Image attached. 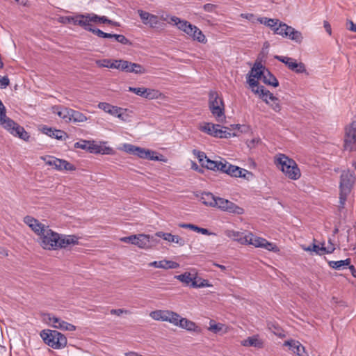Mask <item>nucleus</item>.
Instances as JSON below:
<instances>
[{
    "label": "nucleus",
    "mask_w": 356,
    "mask_h": 356,
    "mask_svg": "<svg viewBox=\"0 0 356 356\" xmlns=\"http://www.w3.org/2000/svg\"><path fill=\"white\" fill-rule=\"evenodd\" d=\"M79 238L76 235H66L53 231L49 227L38 238V243L47 250L66 249L79 243Z\"/></svg>",
    "instance_id": "nucleus-1"
},
{
    "label": "nucleus",
    "mask_w": 356,
    "mask_h": 356,
    "mask_svg": "<svg viewBox=\"0 0 356 356\" xmlns=\"http://www.w3.org/2000/svg\"><path fill=\"white\" fill-rule=\"evenodd\" d=\"M275 164L286 177L297 180L301 176L300 170L296 161L284 154H277L275 156Z\"/></svg>",
    "instance_id": "nucleus-2"
},
{
    "label": "nucleus",
    "mask_w": 356,
    "mask_h": 356,
    "mask_svg": "<svg viewBox=\"0 0 356 356\" xmlns=\"http://www.w3.org/2000/svg\"><path fill=\"white\" fill-rule=\"evenodd\" d=\"M0 125L15 137L28 141L30 135L24 128L6 115V113L0 115Z\"/></svg>",
    "instance_id": "nucleus-3"
},
{
    "label": "nucleus",
    "mask_w": 356,
    "mask_h": 356,
    "mask_svg": "<svg viewBox=\"0 0 356 356\" xmlns=\"http://www.w3.org/2000/svg\"><path fill=\"white\" fill-rule=\"evenodd\" d=\"M339 183V208H343L347 196L351 191V188L355 181V176L354 172L350 170H344L342 172L340 177Z\"/></svg>",
    "instance_id": "nucleus-4"
},
{
    "label": "nucleus",
    "mask_w": 356,
    "mask_h": 356,
    "mask_svg": "<svg viewBox=\"0 0 356 356\" xmlns=\"http://www.w3.org/2000/svg\"><path fill=\"white\" fill-rule=\"evenodd\" d=\"M44 342L54 349H61L67 345V338L57 330H43L40 334Z\"/></svg>",
    "instance_id": "nucleus-5"
},
{
    "label": "nucleus",
    "mask_w": 356,
    "mask_h": 356,
    "mask_svg": "<svg viewBox=\"0 0 356 356\" xmlns=\"http://www.w3.org/2000/svg\"><path fill=\"white\" fill-rule=\"evenodd\" d=\"M209 108L217 121L222 122L225 119L223 99L216 90L209 93Z\"/></svg>",
    "instance_id": "nucleus-6"
},
{
    "label": "nucleus",
    "mask_w": 356,
    "mask_h": 356,
    "mask_svg": "<svg viewBox=\"0 0 356 356\" xmlns=\"http://www.w3.org/2000/svg\"><path fill=\"white\" fill-rule=\"evenodd\" d=\"M273 33L282 35L284 38H289L290 40L298 43H300L303 39L302 33L300 31L282 22H280V24H278L277 26L275 29Z\"/></svg>",
    "instance_id": "nucleus-7"
},
{
    "label": "nucleus",
    "mask_w": 356,
    "mask_h": 356,
    "mask_svg": "<svg viewBox=\"0 0 356 356\" xmlns=\"http://www.w3.org/2000/svg\"><path fill=\"white\" fill-rule=\"evenodd\" d=\"M264 70H266V67L260 62H256L248 74L247 82L254 93H255L257 87L261 86L259 85L258 79H262Z\"/></svg>",
    "instance_id": "nucleus-8"
},
{
    "label": "nucleus",
    "mask_w": 356,
    "mask_h": 356,
    "mask_svg": "<svg viewBox=\"0 0 356 356\" xmlns=\"http://www.w3.org/2000/svg\"><path fill=\"white\" fill-rule=\"evenodd\" d=\"M255 94L259 95L263 101L268 104L275 112L281 111L282 106L279 99L274 96L269 90H266L264 86L257 87Z\"/></svg>",
    "instance_id": "nucleus-9"
},
{
    "label": "nucleus",
    "mask_w": 356,
    "mask_h": 356,
    "mask_svg": "<svg viewBox=\"0 0 356 356\" xmlns=\"http://www.w3.org/2000/svg\"><path fill=\"white\" fill-rule=\"evenodd\" d=\"M151 236L147 234L131 235L122 237L120 241L124 243H131L137 245L140 248L147 249L151 247Z\"/></svg>",
    "instance_id": "nucleus-10"
},
{
    "label": "nucleus",
    "mask_w": 356,
    "mask_h": 356,
    "mask_svg": "<svg viewBox=\"0 0 356 356\" xmlns=\"http://www.w3.org/2000/svg\"><path fill=\"white\" fill-rule=\"evenodd\" d=\"M248 238L247 244L252 245L256 248H261L269 251L277 252L278 250L275 244L268 242L266 239L257 236L252 233H248Z\"/></svg>",
    "instance_id": "nucleus-11"
},
{
    "label": "nucleus",
    "mask_w": 356,
    "mask_h": 356,
    "mask_svg": "<svg viewBox=\"0 0 356 356\" xmlns=\"http://www.w3.org/2000/svg\"><path fill=\"white\" fill-rule=\"evenodd\" d=\"M215 207L223 211L231 213L240 215L244 213V209L242 207H240L234 202L222 197H217Z\"/></svg>",
    "instance_id": "nucleus-12"
},
{
    "label": "nucleus",
    "mask_w": 356,
    "mask_h": 356,
    "mask_svg": "<svg viewBox=\"0 0 356 356\" xmlns=\"http://www.w3.org/2000/svg\"><path fill=\"white\" fill-rule=\"evenodd\" d=\"M344 148L350 152L356 150V121L346 128Z\"/></svg>",
    "instance_id": "nucleus-13"
},
{
    "label": "nucleus",
    "mask_w": 356,
    "mask_h": 356,
    "mask_svg": "<svg viewBox=\"0 0 356 356\" xmlns=\"http://www.w3.org/2000/svg\"><path fill=\"white\" fill-rule=\"evenodd\" d=\"M149 316L155 321H166L173 325L177 313L170 310L158 309L151 312Z\"/></svg>",
    "instance_id": "nucleus-14"
},
{
    "label": "nucleus",
    "mask_w": 356,
    "mask_h": 356,
    "mask_svg": "<svg viewBox=\"0 0 356 356\" xmlns=\"http://www.w3.org/2000/svg\"><path fill=\"white\" fill-rule=\"evenodd\" d=\"M128 91L134 92V94L147 99H158L161 95L158 90L144 87H129Z\"/></svg>",
    "instance_id": "nucleus-15"
},
{
    "label": "nucleus",
    "mask_w": 356,
    "mask_h": 356,
    "mask_svg": "<svg viewBox=\"0 0 356 356\" xmlns=\"http://www.w3.org/2000/svg\"><path fill=\"white\" fill-rule=\"evenodd\" d=\"M24 222L31 229L38 238L45 232L46 229L49 227L48 225L41 223L38 220L31 216H25L24 218Z\"/></svg>",
    "instance_id": "nucleus-16"
},
{
    "label": "nucleus",
    "mask_w": 356,
    "mask_h": 356,
    "mask_svg": "<svg viewBox=\"0 0 356 356\" xmlns=\"http://www.w3.org/2000/svg\"><path fill=\"white\" fill-rule=\"evenodd\" d=\"M75 22H76V25L95 35L96 33L95 31H97L98 29L93 26L91 13L78 14V17Z\"/></svg>",
    "instance_id": "nucleus-17"
},
{
    "label": "nucleus",
    "mask_w": 356,
    "mask_h": 356,
    "mask_svg": "<svg viewBox=\"0 0 356 356\" xmlns=\"http://www.w3.org/2000/svg\"><path fill=\"white\" fill-rule=\"evenodd\" d=\"M47 316L50 325L56 329L65 331H74L76 330L75 325L69 323L58 317L53 316L50 314H47Z\"/></svg>",
    "instance_id": "nucleus-18"
},
{
    "label": "nucleus",
    "mask_w": 356,
    "mask_h": 356,
    "mask_svg": "<svg viewBox=\"0 0 356 356\" xmlns=\"http://www.w3.org/2000/svg\"><path fill=\"white\" fill-rule=\"evenodd\" d=\"M283 346L288 347L291 353L295 356H309L305 350V348L297 340L290 339L285 341Z\"/></svg>",
    "instance_id": "nucleus-19"
},
{
    "label": "nucleus",
    "mask_w": 356,
    "mask_h": 356,
    "mask_svg": "<svg viewBox=\"0 0 356 356\" xmlns=\"http://www.w3.org/2000/svg\"><path fill=\"white\" fill-rule=\"evenodd\" d=\"M140 159H148L151 161H165L164 156L161 154L157 155L154 151L138 147L136 155Z\"/></svg>",
    "instance_id": "nucleus-20"
},
{
    "label": "nucleus",
    "mask_w": 356,
    "mask_h": 356,
    "mask_svg": "<svg viewBox=\"0 0 356 356\" xmlns=\"http://www.w3.org/2000/svg\"><path fill=\"white\" fill-rule=\"evenodd\" d=\"M173 325L188 331H193L196 332H200V328L193 321L186 318H183L178 314L177 317H175Z\"/></svg>",
    "instance_id": "nucleus-21"
},
{
    "label": "nucleus",
    "mask_w": 356,
    "mask_h": 356,
    "mask_svg": "<svg viewBox=\"0 0 356 356\" xmlns=\"http://www.w3.org/2000/svg\"><path fill=\"white\" fill-rule=\"evenodd\" d=\"M137 13L145 25L149 26L151 28H155L159 24V19L157 15L140 9L138 10Z\"/></svg>",
    "instance_id": "nucleus-22"
},
{
    "label": "nucleus",
    "mask_w": 356,
    "mask_h": 356,
    "mask_svg": "<svg viewBox=\"0 0 356 356\" xmlns=\"http://www.w3.org/2000/svg\"><path fill=\"white\" fill-rule=\"evenodd\" d=\"M241 346L244 347H254L261 349L264 347V341L259 334H254L241 341Z\"/></svg>",
    "instance_id": "nucleus-23"
},
{
    "label": "nucleus",
    "mask_w": 356,
    "mask_h": 356,
    "mask_svg": "<svg viewBox=\"0 0 356 356\" xmlns=\"http://www.w3.org/2000/svg\"><path fill=\"white\" fill-rule=\"evenodd\" d=\"M170 21L172 22L177 27L184 32L186 35L192 33L193 24L188 22L186 20L181 19L180 18L172 16L170 17Z\"/></svg>",
    "instance_id": "nucleus-24"
},
{
    "label": "nucleus",
    "mask_w": 356,
    "mask_h": 356,
    "mask_svg": "<svg viewBox=\"0 0 356 356\" xmlns=\"http://www.w3.org/2000/svg\"><path fill=\"white\" fill-rule=\"evenodd\" d=\"M149 266L163 269H175L179 266V264L173 261L163 259L152 261L149 264Z\"/></svg>",
    "instance_id": "nucleus-25"
},
{
    "label": "nucleus",
    "mask_w": 356,
    "mask_h": 356,
    "mask_svg": "<svg viewBox=\"0 0 356 356\" xmlns=\"http://www.w3.org/2000/svg\"><path fill=\"white\" fill-rule=\"evenodd\" d=\"M42 132L53 138L58 140H63L67 137V135L65 131L62 130L52 129L47 126H44L42 128Z\"/></svg>",
    "instance_id": "nucleus-26"
},
{
    "label": "nucleus",
    "mask_w": 356,
    "mask_h": 356,
    "mask_svg": "<svg viewBox=\"0 0 356 356\" xmlns=\"http://www.w3.org/2000/svg\"><path fill=\"white\" fill-rule=\"evenodd\" d=\"M156 236L162 238L163 240L168 242H172L179 244L180 246H183L185 244V241L183 238L177 235H172L170 233H165L163 232H159L156 233Z\"/></svg>",
    "instance_id": "nucleus-27"
},
{
    "label": "nucleus",
    "mask_w": 356,
    "mask_h": 356,
    "mask_svg": "<svg viewBox=\"0 0 356 356\" xmlns=\"http://www.w3.org/2000/svg\"><path fill=\"white\" fill-rule=\"evenodd\" d=\"M227 236L233 240L240 243L241 244H247L248 234L240 232L234 230H229L227 232Z\"/></svg>",
    "instance_id": "nucleus-28"
},
{
    "label": "nucleus",
    "mask_w": 356,
    "mask_h": 356,
    "mask_svg": "<svg viewBox=\"0 0 356 356\" xmlns=\"http://www.w3.org/2000/svg\"><path fill=\"white\" fill-rule=\"evenodd\" d=\"M175 278L187 286L193 287V282L197 279V274H192L189 272H186L183 274L175 276Z\"/></svg>",
    "instance_id": "nucleus-29"
},
{
    "label": "nucleus",
    "mask_w": 356,
    "mask_h": 356,
    "mask_svg": "<svg viewBox=\"0 0 356 356\" xmlns=\"http://www.w3.org/2000/svg\"><path fill=\"white\" fill-rule=\"evenodd\" d=\"M261 80L266 85L273 87H277L279 86L277 78L267 68L264 70Z\"/></svg>",
    "instance_id": "nucleus-30"
},
{
    "label": "nucleus",
    "mask_w": 356,
    "mask_h": 356,
    "mask_svg": "<svg viewBox=\"0 0 356 356\" xmlns=\"http://www.w3.org/2000/svg\"><path fill=\"white\" fill-rule=\"evenodd\" d=\"M248 170L238 166L230 164L228 166L227 175L234 177H245Z\"/></svg>",
    "instance_id": "nucleus-31"
},
{
    "label": "nucleus",
    "mask_w": 356,
    "mask_h": 356,
    "mask_svg": "<svg viewBox=\"0 0 356 356\" xmlns=\"http://www.w3.org/2000/svg\"><path fill=\"white\" fill-rule=\"evenodd\" d=\"M188 36L199 42L204 44L207 42L206 37L203 34L202 31L195 25H193L192 33L188 34Z\"/></svg>",
    "instance_id": "nucleus-32"
},
{
    "label": "nucleus",
    "mask_w": 356,
    "mask_h": 356,
    "mask_svg": "<svg viewBox=\"0 0 356 356\" xmlns=\"http://www.w3.org/2000/svg\"><path fill=\"white\" fill-rule=\"evenodd\" d=\"M218 127V124H215L211 122H204L203 124L200 126V130L214 137V134Z\"/></svg>",
    "instance_id": "nucleus-33"
},
{
    "label": "nucleus",
    "mask_w": 356,
    "mask_h": 356,
    "mask_svg": "<svg viewBox=\"0 0 356 356\" xmlns=\"http://www.w3.org/2000/svg\"><path fill=\"white\" fill-rule=\"evenodd\" d=\"M201 200L202 203L207 206L215 207L217 197H214L211 193H203L202 194Z\"/></svg>",
    "instance_id": "nucleus-34"
},
{
    "label": "nucleus",
    "mask_w": 356,
    "mask_h": 356,
    "mask_svg": "<svg viewBox=\"0 0 356 356\" xmlns=\"http://www.w3.org/2000/svg\"><path fill=\"white\" fill-rule=\"evenodd\" d=\"M288 68L298 74L306 72L305 64L302 62L298 63L294 58H293V61L291 62Z\"/></svg>",
    "instance_id": "nucleus-35"
},
{
    "label": "nucleus",
    "mask_w": 356,
    "mask_h": 356,
    "mask_svg": "<svg viewBox=\"0 0 356 356\" xmlns=\"http://www.w3.org/2000/svg\"><path fill=\"white\" fill-rule=\"evenodd\" d=\"M42 159L45 162L47 165L54 166V168L57 170L60 166V159H58L51 156H46L42 157Z\"/></svg>",
    "instance_id": "nucleus-36"
},
{
    "label": "nucleus",
    "mask_w": 356,
    "mask_h": 356,
    "mask_svg": "<svg viewBox=\"0 0 356 356\" xmlns=\"http://www.w3.org/2000/svg\"><path fill=\"white\" fill-rule=\"evenodd\" d=\"M71 121L74 122H83L88 120L87 117L80 111L72 109Z\"/></svg>",
    "instance_id": "nucleus-37"
},
{
    "label": "nucleus",
    "mask_w": 356,
    "mask_h": 356,
    "mask_svg": "<svg viewBox=\"0 0 356 356\" xmlns=\"http://www.w3.org/2000/svg\"><path fill=\"white\" fill-rule=\"evenodd\" d=\"M147 72L146 69L140 64L130 62L129 73L143 74Z\"/></svg>",
    "instance_id": "nucleus-38"
},
{
    "label": "nucleus",
    "mask_w": 356,
    "mask_h": 356,
    "mask_svg": "<svg viewBox=\"0 0 356 356\" xmlns=\"http://www.w3.org/2000/svg\"><path fill=\"white\" fill-rule=\"evenodd\" d=\"M350 264V259H346L345 260L340 261H329V266L334 269H340L344 266Z\"/></svg>",
    "instance_id": "nucleus-39"
},
{
    "label": "nucleus",
    "mask_w": 356,
    "mask_h": 356,
    "mask_svg": "<svg viewBox=\"0 0 356 356\" xmlns=\"http://www.w3.org/2000/svg\"><path fill=\"white\" fill-rule=\"evenodd\" d=\"M72 108H66V107H62L60 108V111H57L58 115L63 119L66 122L71 121V112Z\"/></svg>",
    "instance_id": "nucleus-40"
},
{
    "label": "nucleus",
    "mask_w": 356,
    "mask_h": 356,
    "mask_svg": "<svg viewBox=\"0 0 356 356\" xmlns=\"http://www.w3.org/2000/svg\"><path fill=\"white\" fill-rule=\"evenodd\" d=\"M303 250L307 252H314L316 253V254L318 255H323V250H325V246L323 244L321 247H320L318 245L312 244V245H309L307 248H303Z\"/></svg>",
    "instance_id": "nucleus-41"
},
{
    "label": "nucleus",
    "mask_w": 356,
    "mask_h": 356,
    "mask_svg": "<svg viewBox=\"0 0 356 356\" xmlns=\"http://www.w3.org/2000/svg\"><path fill=\"white\" fill-rule=\"evenodd\" d=\"M93 24H107L108 22H111V19H109L106 16H99L97 14L93 13H91Z\"/></svg>",
    "instance_id": "nucleus-42"
},
{
    "label": "nucleus",
    "mask_w": 356,
    "mask_h": 356,
    "mask_svg": "<svg viewBox=\"0 0 356 356\" xmlns=\"http://www.w3.org/2000/svg\"><path fill=\"white\" fill-rule=\"evenodd\" d=\"M76 170V167L72 164L71 163L68 162L66 160L61 159L60 160V166L58 168V170L62 171V170H66V171H74Z\"/></svg>",
    "instance_id": "nucleus-43"
},
{
    "label": "nucleus",
    "mask_w": 356,
    "mask_h": 356,
    "mask_svg": "<svg viewBox=\"0 0 356 356\" xmlns=\"http://www.w3.org/2000/svg\"><path fill=\"white\" fill-rule=\"evenodd\" d=\"M205 161L206 162L204 163H203L202 167L207 168V169L213 170V171L218 170V168L219 166L218 161H212L209 159H207V160H205Z\"/></svg>",
    "instance_id": "nucleus-44"
},
{
    "label": "nucleus",
    "mask_w": 356,
    "mask_h": 356,
    "mask_svg": "<svg viewBox=\"0 0 356 356\" xmlns=\"http://www.w3.org/2000/svg\"><path fill=\"white\" fill-rule=\"evenodd\" d=\"M225 325L222 323H215L213 321H211L209 323V330L214 332L218 333L222 330V328Z\"/></svg>",
    "instance_id": "nucleus-45"
},
{
    "label": "nucleus",
    "mask_w": 356,
    "mask_h": 356,
    "mask_svg": "<svg viewBox=\"0 0 356 356\" xmlns=\"http://www.w3.org/2000/svg\"><path fill=\"white\" fill-rule=\"evenodd\" d=\"M200 283H197V280L193 282V288H202V287H210L212 285L207 280H204L202 278L199 279Z\"/></svg>",
    "instance_id": "nucleus-46"
},
{
    "label": "nucleus",
    "mask_w": 356,
    "mask_h": 356,
    "mask_svg": "<svg viewBox=\"0 0 356 356\" xmlns=\"http://www.w3.org/2000/svg\"><path fill=\"white\" fill-rule=\"evenodd\" d=\"M193 153L198 159L199 162L201 163L202 166L203 163L206 162L205 160L208 159L206 154L203 152L197 149H193Z\"/></svg>",
    "instance_id": "nucleus-47"
},
{
    "label": "nucleus",
    "mask_w": 356,
    "mask_h": 356,
    "mask_svg": "<svg viewBox=\"0 0 356 356\" xmlns=\"http://www.w3.org/2000/svg\"><path fill=\"white\" fill-rule=\"evenodd\" d=\"M100 145L96 144L94 141H89V146L88 151L90 153L99 154L100 153Z\"/></svg>",
    "instance_id": "nucleus-48"
},
{
    "label": "nucleus",
    "mask_w": 356,
    "mask_h": 356,
    "mask_svg": "<svg viewBox=\"0 0 356 356\" xmlns=\"http://www.w3.org/2000/svg\"><path fill=\"white\" fill-rule=\"evenodd\" d=\"M130 61L125 60H120L118 70L127 73H129Z\"/></svg>",
    "instance_id": "nucleus-49"
},
{
    "label": "nucleus",
    "mask_w": 356,
    "mask_h": 356,
    "mask_svg": "<svg viewBox=\"0 0 356 356\" xmlns=\"http://www.w3.org/2000/svg\"><path fill=\"white\" fill-rule=\"evenodd\" d=\"M95 32V35L101 38L115 39V36H116V34L105 33L99 29Z\"/></svg>",
    "instance_id": "nucleus-50"
},
{
    "label": "nucleus",
    "mask_w": 356,
    "mask_h": 356,
    "mask_svg": "<svg viewBox=\"0 0 356 356\" xmlns=\"http://www.w3.org/2000/svg\"><path fill=\"white\" fill-rule=\"evenodd\" d=\"M115 40L124 45L131 44V41L129 39H127L124 35L121 34H116V36H115Z\"/></svg>",
    "instance_id": "nucleus-51"
},
{
    "label": "nucleus",
    "mask_w": 356,
    "mask_h": 356,
    "mask_svg": "<svg viewBox=\"0 0 356 356\" xmlns=\"http://www.w3.org/2000/svg\"><path fill=\"white\" fill-rule=\"evenodd\" d=\"M95 63L98 67H107L111 68L110 65H111V59H102V60H97Z\"/></svg>",
    "instance_id": "nucleus-52"
},
{
    "label": "nucleus",
    "mask_w": 356,
    "mask_h": 356,
    "mask_svg": "<svg viewBox=\"0 0 356 356\" xmlns=\"http://www.w3.org/2000/svg\"><path fill=\"white\" fill-rule=\"evenodd\" d=\"M275 59L284 63L288 67L291 61H293V58L283 56L276 55L274 56Z\"/></svg>",
    "instance_id": "nucleus-53"
},
{
    "label": "nucleus",
    "mask_w": 356,
    "mask_h": 356,
    "mask_svg": "<svg viewBox=\"0 0 356 356\" xmlns=\"http://www.w3.org/2000/svg\"><path fill=\"white\" fill-rule=\"evenodd\" d=\"M138 147L131 144H124V150L129 154L136 155Z\"/></svg>",
    "instance_id": "nucleus-54"
},
{
    "label": "nucleus",
    "mask_w": 356,
    "mask_h": 356,
    "mask_svg": "<svg viewBox=\"0 0 356 356\" xmlns=\"http://www.w3.org/2000/svg\"><path fill=\"white\" fill-rule=\"evenodd\" d=\"M78 15L74 16H65L62 18V22L67 23V24H73L74 25H76V20L77 19Z\"/></svg>",
    "instance_id": "nucleus-55"
},
{
    "label": "nucleus",
    "mask_w": 356,
    "mask_h": 356,
    "mask_svg": "<svg viewBox=\"0 0 356 356\" xmlns=\"http://www.w3.org/2000/svg\"><path fill=\"white\" fill-rule=\"evenodd\" d=\"M90 140H81L75 143L74 147L88 150Z\"/></svg>",
    "instance_id": "nucleus-56"
},
{
    "label": "nucleus",
    "mask_w": 356,
    "mask_h": 356,
    "mask_svg": "<svg viewBox=\"0 0 356 356\" xmlns=\"http://www.w3.org/2000/svg\"><path fill=\"white\" fill-rule=\"evenodd\" d=\"M97 107L108 113L110 111V108H113V105L107 102H100L98 104Z\"/></svg>",
    "instance_id": "nucleus-57"
},
{
    "label": "nucleus",
    "mask_w": 356,
    "mask_h": 356,
    "mask_svg": "<svg viewBox=\"0 0 356 356\" xmlns=\"http://www.w3.org/2000/svg\"><path fill=\"white\" fill-rule=\"evenodd\" d=\"M10 84V80L8 76H5L1 77L0 76V88L1 89L6 88Z\"/></svg>",
    "instance_id": "nucleus-58"
},
{
    "label": "nucleus",
    "mask_w": 356,
    "mask_h": 356,
    "mask_svg": "<svg viewBox=\"0 0 356 356\" xmlns=\"http://www.w3.org/2000/svg\"><path fill=\"white\" fill-rule=\"evenodd\" d=\"M218 164H219V166H218V170H220L222 172L227 174V171H228V166L230 165V163L227 161H225L224 163L220 161L218 163Z\"/></svg>",
    "instance_id": "nucleus-59"
},
{
    "label": "nucleus",
    "mask_w": 356,
    "mask_h": 356,
    "mask_svg": "<svg viewBox=\"0 0 356 356\" xmlns=\"http://www.w3.org/2000/svg\"><path fill=\"white\" fill-rule=\"evenodd\" d=\"M179 227H182V228L190 229L196 232H197V230L198 228V226L195 225L193 224H190V223H188H188H180V224H179Z\"/></svg>",
    "instance_id": "nucleus-60"
},
{
    "label": "nucleus",
    "mask_w": 356,
    "mask_h": 356,
    "mask_svg": "<svg viewBox=\"0 0 356 356\" xmlns=\"http://www.w3.org/2000/svg\"><path fill=\"white\" fill-rule=\"evenodd\" d=\"M130 312L128 311V310H126V309H111V314H115V315H117V316H120L122 314H129Z\"/></svg>",
    "instance_id": "nucleus-61"
},
{
    "label": "nucleus",
    "mask_w": 356,
    "mask_h": 356,
    "mask_svg": "<svg viewBox=\"0 0 356 356\" xmlns=\"http://www.w3.org/2000/svg\"><path fill=\"white\" fill-rule=\"evenodd\" d=\"M242 18L246 19L248 21H250L252 22H254L255 20V16L252 13H242L240 15Z\"/></svg>",
    "instance_id": "nucleus-62"
},
{
    "label": "nucleus",
    "mask_w": 356,
    "mask_h": 356,
    "mask_svg": "<svg viewBox=\"0 0 356 356\" xmlns=\"http://www.w3.org/2000/svg\"><path fill=\"white\" fill-rule=\"evenodd\" d=\"M273 22H268L267 26L269 27L273 32L277 26L278 24H280V20L278 19H271Z\"/></svg>",
    "instance_id": "nucleus-63"
},
{
    "label": "nucleus",
    "mask_w": 356,
    "mask_h": 356,
    "mask_svg": "<svg viewBox=\"0 0 356 356\" xmlns=\"http://www.w3.org/2000/svg\"><path fill=\"white\" fill-rule=\"evenodd\" d=\"M99 150H101L99 154H113V149L109 147L100 146Z\"/></svg>",
    "instance_id": "nucleus-64"
}]
</instances>
